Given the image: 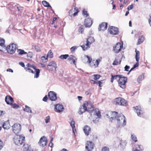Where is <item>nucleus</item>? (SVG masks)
I'll list each match as a JSON object with an SVG mask.
<instances>
[{
    "mask_svg": "<svg viewBox=\"0 0 151 151\" xmlns=\"http://www.w3.org/2000/svg\"><path fill=\"white\" fill-rule=\"evenodd\" d=\"M84 105H86V111L90 113L94 112V114L97 116L98 118H101V116L99 110L98 109H95L94 110V107L92 104H84Z\"/></svg>",
    "mask_w": 151,
    "mask_h": 151,
    "instance_id": "f257e3e1",
    "label": "nucleus"
},
{
    "mask_svg": "<svg viewBox=\"0 0 151 151\" xmlns=\"http://www.w3.org/2000/svg\"><path fill=\"white\" fill-rule=\"evenodd\" d=\"M116 120L119 127H123L126 125V121L125 117L122 114H120L118 115Z\"/></svg>",
    "mask_w": 151,
    "mask_h": 151,
    "instance_id": "f03ea898",
    "label": "nucleus"
},
{
    "mask_svg": "<svg viewBox=\"0 0 151 151\" xmlns=\"http://www.w3.org/2000/svg\"><path fill=\"white\" fill-rule=\"evenodd\" d=\"M94 42V39L93 37H90L87 39L86 42V44H83L81 45V47L82 48L84 51H85L88 50L90 47L91 45Z\"/></svg>",
    "mask_w": 151,
    "mask_h": 151,
    "instance_id": "7ed1b4c3",
    "label": "nucleus"
},
{
    "mask_svg": "<svg viewBox=\"0 0 151 151\" xmlns=\"http://www.w3.org/2000/svg\"><path fill=\"white\" fill-rule=\"evenodd\" d=\"M24 140L25 137L21 135H17L14 138V143L18 146L22 145Z\"/></svg>",
    "mask_w": 151,
    "mask_h": 151,
    "instance_id": "20e7f679",
    "label": "nucleus"
},
{
    "mask_svg": "<svg viewBox=\"0 0 151 151\" xmlns=\"http://www.w3.org/2000/svg\"><path fill=\"white\" fill-rule=\"evenodd\" d=\"M17 45L13 43L8 45L6 47L7 52L10 54H13L15 52V50L17 49Z\"/></svg>",
    "mask_w": 151,
    "mask_h": 151,
    "instance_id": "39448f33",
    "label": "nucleus"
},
{
    "mask_svg": "<svg viewBox=\"0 0 151 151\" xmlns=\"http://www.w3.org/2000/svg\"><path fill=\"white\" fill-rule=\"evenodd\" d=\"M127 80V77H124L122 75V77H120L118 81L119 86L123 89L125 88H126L125 84Z\"/></svg>",
    "mask_w": 151,
    "mask_h": 151,
    "instance_id": "423d86ee",
    "label": "nucleus"
},
{
    "mask_svg": "<svg viewBox=\"0 0 151 151\" xmlns=\"http://www.w3.org/2000/svg\"><path fill=\"white\" fill-rule=\"evenodd\" d=\"M108 30V32L112 35H117L118 34L119 32L118 28L113 26L109 27Z\"/></svg>",
    "mask_w": 151,
    "mask_h": 151,
    "instance_id": "0eeeda50",
    "label": "nucleus"
},
{
    "mask_svg": "<svg viewBox=\"0 0 151 151\" xmlns=\"http://www.w3.org/2000/svg\"><path fill=\"white\" fill-rule=\"evenodd\" d=\"M57 65L56 62L54 61H52L49 63L47 66V69L50 71H55L57 68Z\"/></svg>",
    "mask_w": 151,
    "mask_h": 151,
    "instance_id": "6e6552de",
    "label": "nucleus"
},
{
    "mask_svg": "<svg viewBox=\"0 0 151 151\" xmlns=\"http://www.w3.org/2000/svg\"><path fill=\"white\" fill-rule=\"evenodd\" d=\"M122 49H123L122 43V44L119 42L117 43L113 48V51L116 53H118Z\"/></svg>",
    "mask_w": 151,
    "mask_h": 151,
    "instance_id": "1a4fd4ad",
    "label": "nucleus"
},
{
    "mask_svg": "<svg viewBox=\"0 0 151 151\" xmlns=\"http://www.w3.org/2000/svg\"><path fill=\"white\" fill-rule=\"evenodd\" d=\"M117 114V112L115 111H109L108 114H106V115L108 118H109L110 120L111 121L113 120L116 119Z\"/></svg>",
    "mask_w": 151,
    "mask_h": 151,
    "instance_id": "9d476101",
    "label": "nucleus"
},
{
    "mask_svg": "<svg viewBox=\"0 0 151 151\" xmlns=\"http://www.w3.org/2000/svg\"><path fill=\"white\" fill-rule=\"evenodd\" d=\"M13 132L16 134H18L21 131V129L20 124L17 123H15L12 126Z\"/></svg>",
    "mask_w": 151,
    "mask_h": 151,
    "instance_id": "9b49d317",
    "label": "nucleus"
},
{
    "mask_svg": "<svg viewBox=\"0 0 151 151\" xmlns=\"http://www.w3.org/2000/svg\"><path fill=\"white\" fill-rule=\"evenodd\" d=\"M47 142V139L45 136H43L40 139L38 142L39 145L42 147H45Z\"/></svg>",
    "mask_w": 151,
    "mask_h": 151,
    "instance_id": "f8f14e48",
    "label": "nucleus"
},
{
    "mask_svg": "<svg viewBox=\"0 0 151 151\" xmlns=\"http://www.w3.org/2000/svg\"><path fill=\"white\" fill-rule=\"evenodd\" d=\"M85 147L88 151H92L94 148L93 143L91 141H88L87 142Z\"/></svg>",
    "mask_w": 151,
    "mask_h": 151,
    "instance_id": "ddd939ff",
    "label": "nucleus"
},
{
    "mask_svg": "<svg viewBox=\"0 0 151 151\" xmlns=\"http://www.w3.org/2000/svg\"><path fill=\"white\" fill-rule=\"evenodd\" d=\"M49 98L52 101H55L57 99V94L54 92L50 91L48 93Z\"/></svg>",
    "mask_w": 151,
    "mask_h": 151,
    "instance_id": "4468645a",
    "label": "nucleus"
},
{
    "mask_svg": "<svg viewBox=\"0 0 151 151\" xmlns=\"http://www.w3.org/2000/svg\"><path fill=\"white\" fill-rule=\"evenodd\" d=\"M133 109L138 116H141L143 113V110L139 105L133 107Z\"/></svg>",
    "mask_w": 151,
    "mask_h": 151,
    "instance_id": "2eb2a0df",
    "label": "nucleus"
},
{
    "mask_svg": "<svg viewBox=\"0 0 151 151\" xmlns=\"http://www.w3.org/2000/svg\"><path fill=\"white\" fill-rule=\"evenodd\" d=\"M101 59H98L96 60H93L92 62H91L90 63V66L91 68H95L97 67L99 65L100 62L101 61Z\"/></svg>",
    "mask_w": 151,
    "mask_h": 151,
    "instance_id": "dca6fc26",
    "label": "nucleus"
},
{
    "mask_svg": "<svg viewBox=\"0 0 151 151\" xmlns=\"http://www.w3.org/2000/svg\"><path fill=\"white\" fill-rule=\"evenodd\" d=\"M26 66L27 67L32 68L35 70V71L36 72V73L34 76L35 78H37L39 77V73H40V70L39 69H36L35 66H33L29 63L27 64L26 65Z\"/></svg>",
    "mask_w": 151,
    "mask_h": 151,
    "instance_id": "f3484780",
    "label": "nucleus"
},
{
    "mask_svg": "<svg viewBox=\"0 0 151 151\" xmlns=\"http://www.w3.org/2000/svg\"><path fill=\"white\" fill-rule=\"evenodd\" d=\"M114 102H116V104H126L127 102L125 100L121 97L116 98Z\"/></svg>",
    "mask_w": 151,
    "mask_h": 151,
    "instance_id": "a211bd4d",
    "label": "nucleus"
},
{
    "mask_svg": "<svg viewBox=\"0 0 151 151\" xmlns=\"http://www.w3.org/2000/svg\"><path fill=\"white\" fill-rule=\"evenodd\" d=\"M78 12V9H76V7H74L70 10L69 12V15L70 17H72V16H75L77 15Z\"/></svg>",
    "mask_w": 151,
    "mask_h": 151,
    "instance_id": "6ab92c4d",
    "label": "nucleus"
},
{
    "mask_svg": "<svg viewBox=\"0 0 151 151\" xmlns=\"http://www.w3.org/2000/svg\"><path fill=\"white\" fill-rule=\"evenodd\" d=\"M55 109V111L60 113L64 110V108L62 104H56Z\"/></svg>",
    "mask_w": 151,
    "mask_h": 151,
    "instance_id": "aec40b11",
    "label": "nucleus"
},
{
    "mask_svg": "<svg viewBox=\"0 0 151 151\" xmlns=\"http://www.w3.org/2000/svg\"><path fill=\"white\" fill-rule=\"evenodd\" d=\"M92 24V20L90 18H87L85 19L84 24L86 27H90Z\"/></svg>",
    "mask_w": 151,
    "mask_h": 151,
    "instance_id": "412c9836",
    "label": "nucleus"
},
{
    "mask_svg": "<svg viewBox=\"0 0 151 151\" xmlns=\"http://www.w3.org/2000/svg\"><path fill=\"white\" fill-rule=\"evenodd\" d=\"M83 129L85 134L86 136L88 135L91 131L90 127L87 125H86L83 127Z\"/></svg>",
    "mask_w": 151,
    "mask_h": 151,
    "instance_id": "4be33fe9",
    "label": "nucleus"
},
{
    "mask_svg": "<svg viewBox=\"0 0 151 151\" xmlns=\"http://www.w3.org/2000/svg\"><path fill=\"white\" fill-rule=\"evenodd\" d=\"M107 24L106 22H103L99 25V30L104 31L106 30L107 27Z\"/></svg>",
    "mask_w": 151,
    "mask_h": 151,
    "instance_id": "5701e85b",
    "label": "nucleus"
},
{
    "mask_svg": "<svg viewBox=\"0 0 151 151\" xmlns=\"http://www.w3.org/2000/svg\"><path fill=\"white\" fill-rule=\"evenodd\" d=\"M5 101L7 104H13L14 102L13 98L9 96H7L6 97Z\"/></svg>",
    "mask_w": 151,
    "mask_h": 151,
    "instance_id": "b1692460",
    "label": "nucleus"
},
{
    "mask_svg": "<svg viewBox=\"0 0 151 151\" xmlns=\"http://www.w3.org/2000/svg\"><path fill=\"white\" fill-rule=\"evenodd\" d=\"M92 60V58L87 55H86L84 56V59L83 60V61L85 63H91V62Z\"/></svg>",
    "mask_w": 151,
    "mask_h": 151,
    "instance_id": "393cba45",
    "label": "nucleus"
},
{
    "mask_svg": "<svg viewBox=\"0 0 151 151\" xmlns=\"http://www.w3.org/2000/svg\"><path fill=\"white\" fill-rule=\"evenodd\" d=\"M4 44V40L0 38V51H3V50L5 48Z\"/></svg>",
    "mask_w": 151,
    "mask_h": 151,
    "instance_id": "a878e982",
    "label": "nucleus"
},
{
    "mask_svg": "<svg viewBox=\"0 0 151 151\" xmlns=\"http://www.w3.org/2000/svg\"><path fill=\"white\" fill-rule=\"evenodd\" d=\"M86 105L83 104V105L81 106L80 107L79 110L78 112L79 114H81L86 111Z\"/></svg>",
    "mask_w": 151,
    "mask_h": 151,
    "instance_id": "bb28decb",
    "label": "nucleus"
},
{
    "mask_svg": "<svg viewBox=\"0 0 151 151\" xmlns=\"http://www.w3.org/2000/svg\"><path fill=\"white\" fill-rule=\"evenodd\" d=\"M77 59V58L75 57L72 55H70L68 58V60L70 61V63H73L75 65H76L75 61Z\"/></svg>",
    "mask_w": 151,
    "mask_h": 151,
    "instance_id": "cd10ccee",
    "label": "nucleus"
},
{
    "mask_svg": "<svg viewBox=\"0 0 151 151\" xmlns=\"http://www.w3.org/2000/svg\"><path fill=\"white\" fill-rule=\"evenodd\" d=\"M2 127L5 129H8L9 128L10 125L9 120L4 123L2 125Z\"/></svg>",
    "mask_w": 151,
    "mask_h": 151,
    "instance_id": "c85d7f7f",
    "label": "nucleus"
},
{
    "mask_svg": "<svg viewBox=\"0 0 151 151\" xmlns=\"http://www.w3.org/2000/svg\"><path fill=\"white\" fill-rule=\"evenodd\" d=\"M127 143L126 141L125 140H121L119 143V145L120 147L122 149L124 148L126 146Z\"/></svg>",
    "mask_w": 151,
    "mask_h": 151,
    "instance_id": "c756f323",
    "label": "nucleus"
},
{
    "mask_svg": "<svg viewBox=\"0 0 151 151\" xmlns=\"http://www.w3.org/2000/svg\"><path fill=\"white\" fill-rule=\"evenodd\" d=\"M111 82L113 83L114 80L117 79H119L120 77H122V75H116L113 76L112 75L111 76Z\"/></svg>",
    "mask_w": 151,
    "mask_h": 151,
    "instance_id": "7c9ffc66",
    "label": "nucleus"
},
{
    "mask_svg": "<svg viewBox=\"0 0 151 151\" xmlns=\"http://www.w3.org/2000/svg\"><path fill=\"white\" fill-rule=\"evenodd\" d=\"M70 120L71 121L70 125L71 126L73 129V132L74 133V130H76L75 121L73 120V119H70Z\"/></svg>",
    "mask_w": 151,
    "mask_h": 151,
    "instance_id": "2f4dec72",
    "label": "nucleus"
},
{
    "mask_svg": "<svg viewBox=\"0 0 151 151\" xmlns=\"http://www.w3.org/2000/svg\"><path fill=\"white\" fill-rule=\"evenodd\" d=\"M136 55L135 58L136 61L139 62V59L140 52L139 51L135 50Z\"/></svg>",
    "mask_w": 151,
    "mask_h": 151,
    "instance_id": "473e14b6",
    "label": "nucleus"
},
{
    "mask_svg": "<svg viewBox=\"0 0 151 151\" xmlns=\"http://www.w3.org/2000/svg\"><path fill=\"white\" fill-rule=\"evenodd\" d=\"M144 40V37L143 36L139 37L138 39L137 45H139L142 43Z\"/></svg>",
    "mask_w": 151,
    "mask_h": 151,
    "instance_id": "72a5a7b5",
    "label": "nucleus"
},
{
    "mask_svg": "<svg viewBox=\"0 0 151 151\" xmlns=\"http://www.w3.org/2000/svg\"><path fill=\"white\" fill-rule=\"evenodd\" d=\"M23 151H30V147L27 144L24 145Z\"/></svg>",
    "mask_w": 151,
    "mask_h": 151,
    "instance_id": "f704fd0d",
    "label": "nucleus"
},
{
    "mask_svg": "<svg viewBox=\"0 0 151 151\" xmlns=\"http://www.w3.org/2000/svg\"><path fill=\"white\" fill-rule=\"evenodd\" d=\"M144 78V76L143 74H142L138 77L137 79V81L139 83H140Z\"/></svg>",
    "mask_w": 151,
    "mask_h": 151,
    "instance_id": "c9c22d12",
    "label": "nucleus"
},
{
    "mask_svg": "<svg viewBox=\"0 0 151 151\" xmlns=\"http://www.w3.org/2000/svg\"><path fill=\"white\" fill-rule=\"evenodd\" d=\"M17 51L18 54L20 55L27 54V53L25 52L24 50L20 49H17Z\"/></svg>",
    "mask_w": 151,
    "mask_h": 151,
    "instance_id": "e433bc0d",
    "label": "nucleus"
},
{
    "mask_svg": "<svg viewBox=\"0 0 151 151\" xmlns=\"http://www.w3.org/2000/svg\"><path fill=\"white\" fill-rule=\"evenodd\" d=\"M25 108L24 109V110L25 111L28 112H30L31 113H32V111L31 109L29 107L27 106V105H25Z\"/></svg>",
    "mask_w": 151,
    "mask_h": 151,
    "instance_id": "4c0bfd02",
    "label": "nucleus"
},
{
    "mask_svg": "<svg viewBox=\"0 0 151 151\" xmlns=\"http://www.w3.org/2000/svg\"><path fill=\"white\" fill-rule=\"evenodd\" d=\"M32 48L37 52H40L41 51L40 47L34 45L32 47Z\"/></svg>",
    "mask_w": 151,
    "mask_h": 151,
    "instance_id": "58836bf2",
    "label": "nucleus"
},
{
    "mask_svg": "<svg viewBox=\"0 0 151 151\" xmlns=\"http://www.w3.org/2000/svg\"><path fill=\"white\" fill-rule=\"evenodd\" d=\"M69 56L68 54L61 55L59 57V58L61 59H66Z\"/></svg>",
    "mask_w": 151,
    "mask_h": 151,
    "instance_id": "ea45409f",
    "label": "nucleus"
},
{
    "mask_svg": "<svg viewBox=\"0 0 151 151\" xmlns=\"http://www.w3.org/2000/svg\"><path fill=\"white\" fill-rule=\"evenodd\" d=\"M131 137L133 141H134L135 142H136L137 141V137L134 135V134H131Z\"/></svg>",
    "mask_w": 151,
    "mask_h": 151,
    "instance_id": "a19ab883",
    "label": "nucleus"
},
{
    "mask_svg": "<svg viewBox=\"0 0 151 151\" xmlns=\"http://www.w3.org/2000/svg\"><path fill=\"white\" fill-rule=\"evenodd\" d=\"M42 4L45 6L51 7L50 5L49 4L47 1H42Z\"/></svg>",
    "mask_w": 151,
    "mask_h": 151,
    "instance_id": "79ce46f5",
    "label": "nucleus"
},
{
    "mask_svg": "<svg viewBox=\"0 0 151 151\" xmlns=\"http://www.w3.org/2000/svg\"><path fill=\"white\" fill-rule=\"evenodd\" d=\"M53 53L52 52V50H49L47 54V57H49L50 58H52L53 57Z\"/></svg>",
    "mask_w": 151,
    "mask_h": 151,
    "instance_id": "37998d69",
    "label": "nucleus"
},
{
    "mask_svg": "<svg viewBox=\"0 0 151 151\" xmlns=\"http://www.w3.org/2000/svg\"><path fill=\"white\" fill-rule=\"evenodd\" d=\"M41 59L43 62H46L47 61V56L46 57L45 56H42L41 58Z\"/></svg>",
    "mask_w": 151,
    "mask_h": 151,
    "instance_id": "c03bdc74",
    "label": "nucleus"
},
{
    "mask_svg": "<svg viewBox=\"0 0 151 151\" xmlns=\"http://www.w3.org/2000/svg\"><path fill=\"white\" fill-rule=\"evenodd\" d=\"M84 31V27L83 26H81L79 28L78 32L82 34Z\"/></svg>",
    "mask_w": 151,
    "mask_h": 151,
    "instance_id": "a18cd8bd",
    "label": "nucleus"
},
{
    "mask_svg": "<svg viewBox=\"0 0 151 151\" xmlns=\"http://www.w3.org/2000/svg\"><path fill=\"white\" fill-rule=\"evenodd\" d=\"M78 47L77 46H74L70 48V50L72 52H74L76 50Z\"/></svg>",
    "mask_w": 151,
    "mask_h": 151,
    "instance_id": "49530a36",
    "label": "nucleus"
},
{
    "mask_svg": "<svg viewBox=\"0 0 151 151\" xmlns=\"http://www.w3.org/2000/svg\"><path fill=\"white\" fill-rule=\"evenodd\" d=\"M10 105L11 107L14 109H17L20 107L18 104H10Z\"/></svg>",
    "mask_w": 151,
    "mask_h": 151,
    "instance_id": "de8ad7c7",
    "label": "nucleus"
},
{
    "mask_svg": "<svg viewBox=\"0 0 151 151\" xmlns=\"http://www.w3.org/2000/svg\"><path fill=\"white\" fill-rule=\"evenodd\" d=\"M93 76L94 77L93 78L94 80H96L99 79V78L100 77V75H97V74L94 75H93Z\"/></svg>",
    "mask_w": 151,
    "mask_h": 151,
    "instance_id": "09e8293b",
    "label": "nucleus"
},
{
    "mask_svg": "<svg viewBox=\"0 0 151 151\" xmlns=\"http://www.w3.org/2000/svg\"><path fill=\"white\" fill-rule=\"evenodd\" d=\"M83 14L85 17H88V15L87 13V12L85 9H84L83 11Z\"/></svg>",
    "mask_w": 151,
    "mask_h": 151,
    "instance_id": "8fccbe9b",
    "label": "nucleus"
},
{
    "mask_svg": "<svg viewBox=\"0 0 151 151\" xmlns=\"http://www.w3.org/2000/svg\"><path fill=\"white\" fill-rule=\"evenodd\" d=\"M25 69L27 71H28L29 73H34L33 71L29 68H27L26 67L25 68Z\"/></svg>",
    "mask_w": 151,
    "mask_h": 151,
    "instance_id": "3c124183",
    "label": "nucleus"
},
{
    "mask_svg": "<svg viewBox=\"0 0 151 151\" xmlns=\"http://www.w3.org/2000/svg\"><path fill=\"white\" fill-rule=\"evenodd\" d=\"M50 118L49 116H48L46 117L45 119V122L46 123H48L50 121Z\"/></svg>",
    "mask_w": 151,
    "mask_h": 151,
    "instance_id": "603ef678",
    "label": "nucleus"
},
{
    "mask_svg": "<svg viewBox=\"0 0 151 151\" xmlns=\"http://www.w3.org/2000/svg\"><path fill=\"white\" fill-rule=\"evenodd\" d=\"M102 151H109V148L107 147H104L102 148Z\"/></svg>",
    "mask_w": 151,
    "mask_h": 151,
    "instance_id": "864d4df0",
    "label": "nucleus"
},
{
    "mask_svg": "<svg viewBox=\"0 0 151 151\" xmlns=\"http://www.w3.org/2000/svg\"><path fill=\"white\" fill-rule=\"evenodd\" d=\"M118 64V60L117 59H115L113 63V65H117Z\"/></svg>",
    "mask_w": 151,
    "mask_h": 151,
    "instance_id": "5fc2aeb1",
    "label": "nucleus"
},
{
    "mask_svg": "<svg viewBox=\"0 0 151 151\" xmlns=\"http://www.w3.org/2000/svg\"><path fill=\"white\" fill-rule=\"evenodd\" d=\"M3 143L2 141L0 140V150L2 149L3 147Z\"/></svg>",
    "mask_w": 151,
    "mask_h": 151,
    "instance_id": "6e6d98bb",
    "label": "nucleus"
},
{
    "mask_svg": "<svg viewBox=\"0 0 151 151\" xmlns=\"http://www.w3.org/2000/svg\"><path fill=\"white\" fill-rule=\"evenodd\" d=\"M129 68H130V67H129V66H128L127 65H126L124 67V69H125L124 70H125V71H129L128 70L129 69Z\"/></svg>",
    "mask_w": 151,
    "mask_h": 151,
    "instance_id": "4d7b16f0",
    "label": "nucleus"
},
{
    "mask_svg": "<svg viewBox=\"0 0 151 151\" xmlns=\"http://www.w3.org/2000/svg\"><path fill=\"white\" fill-rule=\"evenodd\" d=\"M90 82L91 83H93V84H98V82H96V81H95L93 80H91L90 81Z\"/></svg>",
    "mask_w": 151,
    "mask_h": 151,
    "instance_id": "13d9d810",
    "label": "nucleus"
},
{
    "mask_svg": "<svg viewBox=\"0 0 151 151\" xmlns=\"http://www.w3.org/2000/svg\"><path fill=\"white\" fill-rule=\"evenodd\" d=\"M133 6L132 4L129 6L127 7V9L128 10H129L132 9L133 8Z\"/></svg>",
    "mask_w": 151,
    "mask_h": 151,
    "instance_id": "bf43d9fd",
    "label": "nucleus"
},
{
    "mask_svg": "<svg viewBox=\"0 0 151 151\" xmlns=\"http://www.w3.org/2000/svg\"><path fill=\"white\" fill-rule=\"evenodd\" d=\"M32 53L31 52H29L27 54V56L28 58L29 57L30 58H31L32 57Z\"/></svg>",
    "mask_w": 151,
    "mask_h": 151,
    "instance_id": "052dcab7",
    "label": "nucleus"
},
{
    "mask_svg": "<svg viewBox=\"0 0 151 151\" xmlns=\"http://www.w3.org/2000/svg\"><path fill=\"white\" fill-rule=\"evenodd\" d=\"M48 99V98L47 96H45L43 98V100L44 101H46Z\"/></svg>",
    "mask_w": 151,
    "mask_h": 151,
    "instance_id": "680f3d73",
    "label": "nucleus"
},
{
    "mask_svg": "<svg viewBox=\"0 0 151 151\" xmlns=\"http://www.w3.org/2000/svg\"><path fill=\"white\" fill-rule=\"evenodd\" d=\"M138 62H139L137 61V63H136V64L134 65L133 66L134 67V68H135L139 66V64Z\"/></svg>",
    "mask_w": 151,
    "mask_h": 151,
    "instance_id": "e2e57ef3",
    "label": "nucleus"
},
{
    "mask_svg": "<svg viewBox=\"0 0 151 151\" xmlns=\"http://www.w3.org/2000/svg\"><path fill=\"white\" fill-rule=\"evenodd\" d=\"M19 64L22 67H24L25 66L24 63L22 62H20L19 63Z\"/></svg>",
    "mask_w": 151,
    "mask_h": 151,
    "instance_id": "0e129e2a",
    "label": "nucleus"
},
{
    "mask_svg": "<svg viewBox=\"0 0 151 151\" xmlns=\"http://www.w3.org/2000/svg\"><path fill=\"white\" fill-rule=\"evenodd\" d=\"M90 89H88L87 91H86L85 92V94L86 95H88L89 94V93H90Z\"/></svg>",
    "mask_w": 151,
    "mask_h": 151,
    "instance_id": "69168bd1",
    "label": "nucleus"
},
{
    "mask_svg": "<svg viewBox=\"0 0 151 151\" xmlns=\"http://www.w3.org/2000/svg\"><path fill=\"white\" fill-rule=\"evenodd\" d=\"M139 146V149L141 150H143V147L141 145H138Z\"/></svg>",
    "mask_w": 151,
    "mask_h": 151,
    "instance_id": "338daca9",
    "label": "nucleus"
},
{
    "mask_svg": "<svg viewBox=\"0 0 151 151\" xmlns=\"http://www.w3.org/2000/svg\"><path fill=\"white\" fill-rule=\"evenodd\" d=\"M150 18L149 19V24L150 26H151V14L150 15Z\"/></svg>",
    "mask_w": 151,
    "mask_h": 151,
    "instance_id": "774afa93",
    "label": "nucleus"
}]
</instances>
